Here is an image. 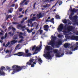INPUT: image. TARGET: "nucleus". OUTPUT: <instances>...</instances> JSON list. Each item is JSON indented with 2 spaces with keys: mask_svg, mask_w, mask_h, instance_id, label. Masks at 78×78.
I'll use <instances>...</instances> for the list:
<instances>
[{
  "mask_svg": "<svg viewBox=\"0 0 78 78\" xmlns=\"http://www.w3.org/2000/svg\"><path fill=\"white\" fill-rule=\"evenodd\" d=\"M12 68L13 69V72L12 73V75L20 71V66L17 65H13L12 66Z\"/></svg>",
  "mask_w": 78,
  "mask_h": 78,
  "instance_id": "nucleus-1",
  "label": "nucleus"
},
{
  "mask_svg": "<svg viewBox=\"0 0 78 78\" xmlns=\"http://www.w3.org/2000/svg\"><path fill=\"white\" fill-rule=\"evenodd\" d=\"M28 49H25V53L26 54L23 53V52H20V56H27L29 57L31 55V54L29 53Z\"/></svg>",
  "mask_w": 78,
  "mask_h": 78,
  "instance_id": "nucleus-2",
  "label": "nucleus"
},
{
  "mask_svg": "<svg viewBox=\"0 0 78 78\" xmlns=\"http://www.w3.org/2000/svg\"><path fill=\"white\" fill-rule=\"evenodd\" d=\"M51 38L52 39L51 40L50 42V44L51 45L52 47H54L55 45V40L56 39V37H54L53 35L51 36Z\"/></svg>",
  "mask_w": 78,
  "mask_h": 78,
  "instance_id": "nucleus-3",
  "label": "nucleus"
},
{
  "mask_svg": "<svg viewBox=\"0 0 78 78\" xmlns=\"http://www.w3.org/2000/svg\"><path fill=\"white\" fill-rule=\"evenodd\" d=\"M35 60V62H36L37 59H33L32 58H30V60L29 62H27V65H28L29 66L31 65V67H34V65L33 64V62Z\"/></svg>",
  "mask_w": 78,
  "mask_h": 78,
  "instance_id": "nucleus-4",
  "label": "nucleus"
},
{
  "mask_svg": "<svg viewBox=\"0 0 78 78\" xmlns=\"http://www.w3.org/2000/svg\"><path fill=\"white\" fill-rule=\"evenodd\" d=\"M66 29L68 30V32L66 31H64L63 33L65 34H66L67 33L70 31H72L73 30V26H69L67 27V28H66Z\"/></svg>",
  "mask_w": 78,
  "mask_h": 78,
  "instance_id": "nucleus-5",
  "label": "nucleus"
},
{
  "mask_svg": "<svg viewBox=\"0 0 78 78\" xmlns=\"http://www.w3.org/2000/svg\"><path fill=\"white\" fill-rule=\"evenodd\" d=\"M5 68L4 66H1L0 68V75L1 76H5V74L4 73L3 70H4Z\"/></svg>",
  "mask_w": 78,
  "mask_h": 78,
  "instance_id": "nucleus-6",
  "label": "nucleus"
},
{
  "mask_svg": "<svg viewBox=\"0 0 78 78\" xmlns=\"http://www.w3.org/2000/svg\"><path fill=\"white\" fill-rule=\"evenodd\" d=\"M37 17H33V19H31L30 20H27V23H28V26L29 27H30V23L31 24L32 23V21H34V20H34L35 19H36Z\"/></svg>",
  "mask_w": 78,
  "mask_h": 78,
  "instance_id": "nucleus-7",
  "label": "nucleus"
},
{
  "mask_svg": "<svg viewBox=\"0 0 78 78\" xmlns=\"http://www.w3.org/2000/svg\"><path fill=\"white\" fill-rule=\"evenodd\" d=\"M26 26L25 25L23 26V24H20V28L21 29V30L23 31H24L25 30Z\"/></svg>",
  "mask_w": 78,
  "mask_h": 78,
  "instance_id": "nucleus-8",
  "label": "nucleus"
},
{
  "mask_svg": "<svg viewBox=\"0 0 78 78\" xmlns=\"http://www.w3.org/2000/svg\"><path fill=\"white\" fill-rule=\"evenodd\" d=\"M70 49H71V51H73L77 50L78 49V46L76 45L75 48H74V47L73 46L70 47Z\"/></svg>",
  "mask_w": 78,
  "mask_h": 78,
  "instance_id": "nucleus-9",
  "label": "nucleus"
},
{
  "mask_svg": "<svg viewBox=\"0 0 78 78\" xmlns=\"http://www.w3.org/2000/svg\"><path fill=\"white\" fill-rule=\"evenodd\" d=\"M44 13H40L39 14L37 15V17L39 19L43 17L44 16Z\"/></svg>",
  "mask_w": 78,
  "mask_h": 78,
  "instance_id": "nucleus-10",
  "label": "nucleus"
},
{
  "mask_svg": "<svg viewBox=\"0 0 78 78\" xmlns=\"http://www.w3.org/2000/svg\"><path fill=\"white\" fill-rule=\"evenodd\" d=\"M44 56L45 57H48V58H50L51 57L49 52H47L46 54H44Z\"/></svg>",
  "mask_w": 78,
  "mask_h": 78,
  "instance_id": "nucleus-11",
  "label": "nucleus"
},
{
  "mask_svg": "<svg viewBox=\"0 0 78 78\" xmlns=\"http://www.w3.org/2000/svg\"><path fill=\"white\" fill-rule=\"evenodd\" d=\"M63 25L62 24L60 25L58 28V30L59 31H62L63 29Z\"/></svg>",
  "mask_w": 78,
  "mask_h": 78,
  "instance_id": "nucleus-12",
  "label": "nucleus"
},
{
  "mask_svg": "<svg viewBox=\"0 0 78 78\" xmlns=\"http://www.w3.org/2000/svg\"><path fill=\"white\" fill-rule=\"evenodd\" d=\"M71 38L72 40H76V41H78V36H72L71 37Z\"/></svg>",
  "mask_w": 78,
  "mask_h": 78,
  "instance_id": "nucleus-13",
  "label": "nucleus"
},
{
  "mask_svg": "<svg viewBox=\"0 0 78 78\" xmlns=\"http://www.w3.org/2000/svg\"><path fill=\"white\" fill-rule=\"evenodd\" d=\"M70 11L72 12H76L78 11L77 9H76L75 8H73L72 9V8L70 6V9H69Z\"/></svg>",
  "mask_w": 78,
  "mask_h": 78,
  "instance_id": "nucleus-14",
  "label": "nucleus"
},
{
  "mask_svg": "<svg viewBox=\"0 0 78 78\" xmlns=\"http://www.w3.org/2000/svg\"><path fill=\"white\" fill-rule=\"evenodd\" d=\"M44 30L46 31L47 32L48 31L49 26L48 25H44Z\"/></svg>",
  "mask_w": 78,
  "mask_h": 78,
  "instance_id": "nucleus-15",
  "label": "nucleus"
},
{
  "mask_svg": "<svg viewBox=\"0 0 78 78\" xmlns=\"http://www.w3.org/2000/svg\"><path fill=\"white\" fill-rule=\"evenodd\" d=\"M62 41L61 40H59V41H58V42L56 43V46L59 47V45H61L62 44Z\"/></svg>",
  "mask_w": 78,
  "mask_h": 78,
  "instance_id": "nucleus-16",
  "label": "nucleus"
},
{
  "mask_svg": "<svg viewBox=\"0 0 78 78\" xmlns=\"http://www.w3.org/2000/svg\"><path fill=\"white\" fill-rule=\"evenodd\" d=\"M27 0H24L23 1V2H22V3H20V5H21V6H23L24 5H27L28 2H25V4H24V3Z\"/></svg>",
  "mask_w": 78,
  "mask_h": 78,
  "instance_id": "nucleus-17",
  "label": "nucleus"
},
{
  "mask_svg": "<svg viewBox=\"0 0 78 78\" xmlns=\"http://www.w3.org/2000/svg\"><path fill=\"white\" fill-rule=\"evenodd\" d=\"M35 58H36V59H35V60L37 59H37H38V62H40V64L42 63L43 62L42 60H41V58H37V56H35Z\"/></svg>",
  "mask_w": 78,
  "mask_h": 78,
  "instance_id": "nucleus-18",
  "label": "nucleus"
},
{
  "mask_svg": "<svg viewBox=\"0 0 78 78\" xmlns=\"http://www.w3.org/2000/svg\"><path fill=\"white\" fill-rule=\"evenodd\" d=\"M46 49L48 51H49L52 50L53 48L50 46H47L46 47Z\"/></svg>",
  "mask_w": 78,
  "mask_h": 78,
  "instance_id": "nucleus-19",
  "label": "nucleus"
},
{
  "mask_svg": "<svg viewBox=\"0 0 78 78\" xmlns=\"http://www.w3.org/2000/svg\"><path fill=\"white\" fill-rule=\"evenodd\" d=\"M27 68V67L26 66H20V71L22 69H25Z\"/></svg>",
  "mask_w": 78,
  "mask_h": 78,
  "instance_id": "nucleus-20",
  "label": "nucleus"
},
{
  "mask_svg": "<svg viewBox=\"0 0 78 78\" xmlns=\"http://www.w3.org/2000/svg\"><path fill=\"white\" fill-rule=\"evenodd\" d=\"M35 49V52H36L35 53H36V54H37L38 53V51H39V50L40 49V48H38V47H36Z\"/></svg>",
  "mask_w": 78,
  "mask_h": 78,
  "instance_id": "nucleus-21",
  "label": "nucleus"
},
{
  "mask_svg": "<svg viewBox=\"0 0 78 78\" xmlns=\"http://www.w3.org/2000/svg\"><path fill=\"white\" fill-rule=\"evenodd\" d=\"M69 45L70 44L67 43L65 44L64 45V47L66 48H67L68 47H69Z\"/></svg>",
  "mask_w": 78,
  "mask_h": 78,
  "instance_id": "nucleus-22",
  "label": "nucleus"
},
{
  "mask_svg": "<svg viewBox=\"0 0 78 78\" xmlns=\"http://www.w3.org/2000/svg\"><path fill=\"white\" fill-rule=\"evenodd\" d=\"M46 5H43V7L44 8H48L50 6V4H46Z\"/></svg>",
  "mask_w": 78,
  "mask_h": 78,
  "instance_id": "nucleus-23",
  "label": "nucleus"
},
{
  "mask_svg": "<svg viewBox=\"0 0 78 78\" xmlns=\"http://www.w3.org/2000/svg\"><path fill=\"white\" fill-rule=\"evenodd\" d=\"M17 42V41L16 40H13L12 41H11V44L13 45Z\"/></svg>",
  "mask_w": 78,
  "mask_h": 78,
  "instance_id": "nucleus-24",
  "label": "nucleus"
},
{
  "mask_svg": "<svg viewBox=\"0 0 78 78\" xmlns=\"http://www.w3.org/2000/svg\"><path fill=\"white\" fill-rule=\"evenodd\" d=\"M27 17H26L25 18H23V20H22V21H21V23L23 24V23L24 22L25 20H27Z\"/></svg>",
  "mask_w": 78,
  "mask_h": 78,
  "instance_id": "nucleus-25",
  "label": "nucleus"
},
{
  "mask_svg": "<svg viewBox=\"0 0 78 78\" xmlns=\"http://www.w3.org/2000/svg\"><path fill=\"white\" fill-rule=\"evenodd\" d=\"M12 17V16L11 15H9V16H6V20H7L9 18H10Z\"/></svg>",
  "mask_w": 78,
  "mask_h": 78,
  "instance_id": "nucleus-26",
  "label": "nucleus"
},
{
  "mask_svg": "<svg viewBox=\"0 0 78 78\" xmlns=\"http://www.w3.org/2000/svg\"><path fill=\"white\" fill-rule=\"evenodd\" d=\"M55 56L57 57H61V56L60 55V53H56Z\"/></svg>",
  "mask_w": 78,
  "mask_h": 78,
  "instance_id": "nucleus-27",
  "label": "nucleus"
},
{
  "mask_svg": "<svg viewBox=\"0 0 78 78\" xmlns=\"http://www.w3.org/2000/svg\"><path fill=\"white\" fill-rule=\"evenodd\" d=\"M54 19L53 18L51 19V20H49V22H51L53 23V24H54Z\"/></svg>",
  "mask_w": 78,
  "mask_h": 78,
  "instance_id": "nucleus-28",
  "label": "nucleus"
},
{
  "mask_svg": "<svg viewBox=\"0 0 78 78\" xmlns=\"http://www.w3.org/2000/svg\"><path fill=\"white\" fill-rule=\"evenodd\" d=\"M33 30V29H31L30 30H29V29H27V31L28 32V33L30 34V33H31L32 32Z\"/></svg>",
  "mask_w": 78,
  "mask_h": 78,
  "instance_id": "nucleus-29",
  "label": "nucleus"
},
{
  "mask_svg": "<svg viewBox=\"0 0 78 78\" xmlns=\"http://www.w3.org/2000/svg\"><path fill=\"white\" fill-rule=\"evenodd\" d=\"M13 11V9L12 8H11L9 9V12H10V13H11L12 12V11Z\"/></svg>",
  "mask_w": 78,
  "mask_h": 78,
  "instance_id": "nucleus-30",
  "label": "nucleus"
},
{
  "mask_svg": "<svg viewBox=\"0 0 78 78\" xmlns=\"http://www.w3.org/2000/svg\"><path fill=\"white\" fill-rule=\"evenodd\" d=\"M74 22L75 23H74L73 24V25H75L76 24L77 25H78V22H77L76 20H75V21H74Z\"/></svg>",
  "mask_w": 78,
  "mask_h": 78,
  "instance_id": "nucleus-31",
  "label": "nucleus"
},
{
  "mask_svg": "<svg viewBox=\"0 0 78 78\" xmlns=\"http://www.w3.org/2000/svg\"><path fill=\"white\" fill-rule=\"evenodd\" d=\"M20 12V8H19L18 9V10H17L16 12V13L17 14V15H20V13H19Z\"/></svg>",
  "mask_w": 78,
  "mask_h": 78,
  "instance_id": "nucleus-32",
  "label": "nucleus"
},
{
  "mask_svg": "<svg viewBox=\"0 0 78 78\" xmlns=\"http://www.w3.org/2000/svg\"><path fill=\"white\" fill-rule=\"evenodd\" d=\"M58 49H54V50H53V52L55 53H58Z\"/></svg>",
  "mask_w": 78,
  "mask_h": 78,
  "instance_id": "nucleus-33",
  "label": "nucleus"
},
{
  "mask_svg": "<svg viewBox=\"0 0 78 78\" xmlns=\"http://www.w3.org/2000/svg\"><path fill=\"white\" fill-rule=\"evenodd\" d=\"M63 22L65 24H66L67 23V21L66 19H65L63 20Z\"/></svg>",
  "mask_w": 78,
  "mask_h": 78,
  "instance_id": "nucleus-34",
  "label": "nucleus"
},
{
  "mask_svg": "<svg viewBox=\"0 0 78 78\" xmlns=\"http://www.w3.org/2000/svg\"><path fill=\"white\" fill-rule=\"evenodd\" d=\"M10 44V42L8 41V43L7 44H6L5 47L7 48L9 46V45Z\"/></svg>",
  "mask_w": 78,
  "mask_h": 78,
  "instance_id": "nucleus-35",
  "label": "nucleus"
},
{
  "mask_svg": "<svg viewBox=\"0 0 78 78\" xmlns=\"http://www.w3.org/2000/svg\"><path fill=\"white\" fill-rule=\"evenodd\" d=\"M56 18L57 19H60V17L58 15H56L55 16Z\"/></svg>",
  "mask_w": 78,
  "mask_h": 78,
  "instance_id": "nucleus-36",
  "label": "nucleus"
},
{
  "mask_svg": "<svg viewBox=\"0 0 78 78\" xmlns=\"http://www.w3.org/2000/svg\"><path fill=\"white\" fill-rule=\"evenodd\" d=\"M20 44H18V45H17V46H16V48H15V49L16 50L20 49V48H19V49L18 48H19V46H20Z\"/></svg>",
  "mask_w": 78,
  "mask_h": 78,
  "instance_id": "nucleus-37",
  "label": "nucleus"
},
{
  "mask_svg": "<svg viewBox=\"0 0 78 78\" xmlns=\"http://www.w3.org/2000/svg\"><path fill=\"white\" fill-rule=\"evenodd\" d=\"M41 30V28L40 27V30H39V31L40 33V34H41L42 33H43V30Z\"/></svg>",
  "mask_w": 78,
  "mask_h": 78,
  "instance_id": "nucleus-38",
  "label": "nucleus"
},
{
  "mask_svg": "<svg viewBox=\"0 0 78 78\" xmlns=\"http://www.w3.org/2000/svg\"><path fill=\"white\" fill-rule=\"evenodd\" d=\"M9 35H10V36L12 37L13 36L14 33L12 34H11V32H9Z\"/></svg>",
  "mask_w": 78,
  "mask_h": 78,
  "instance_id": "nucleus-39",
  "label": "nucleus"
},
{
  "mask_svg": "<svg viewBox=\"0 0 78 78\" xmlns=\"http://www.w3.org/2000/svg\"><path fill=\"white\" fill-rule=\"evenodd\" d=\"M19 23H17L16 22H14L12 23V24H15V25L18 24H19Z\"/></svg>",
  "mask_w": 78,
  "mask_h": 78,
  "instance_id": "nucleus-40",
  "label": "nucleus"
},
{
  "mask_svg": "<svg viewBox=\"0 0 78 78\" xmlns=\"http://www.w3.org/2000/svg\"><path fill=\"white\" fill-rule=\"evenodd\" d=\"M74 12H72V13H71V15H70V16H72L74 14Z\"/></svg>",
  "mask_w": 78,
  "mask_h": 78,
  "instance_id": "nucleus-41",
  "label": "nucleus"
},
{
  "mask_svg": "<svg viewBox=\"0 0 78 78\" xmlns=\"http://www.w3.org/2000/svg\"><path fill=\"white\" fill-rule=\"evenodd\" d=\"M15 55L19 56H20V52L15 54Z\"/></svg>",
  "mask_w": 78,
  "mask_h": 78,
  "instance_id": "nucleus-42",
  "label": "nucleus"
},
{
  "mask_svg": "<svg viewBox=\"0 0 78 78\" xmlns=\"http://www.w3.org/2000/svg\"><path fill=\"white\" fill-rule=\"evenodd\" d=\"M13 39L14 40H16L17 39V37H16L15 35L14 36Z\"/></svg>",
  "mask_w": 78,
  "mask_h": 78,
  "instance_id": "nucleus-43",
  "label": "nucleus"
},
{
  "mask_svg": "<svg viewBox=\"0 0 78 78\" xmlns=\"http://www.w3.org/2000/svg\"><path fill=\"white\" fill-rule=\"evenodd\" d=\"M35 60H34V61H33V64L34 65V64H36V62H35Z\"/></svg>",
  "mask_w": 78,
  "mask_h": 78,
  "instance_id": "nucleus-44",
  "label": "nucleus"
},
{
  "mask_svg": "<svg viewBox=\"0 0 78 78\" xmlns=\"http://www.w3.org/2000/svg\"><path fill=\"white\" fill-rule=\"evenodd\" d=\"M36 48V47L35 46H34L33 47L32 50H34Z\"/></svg>",
  "mask_w": 78,
  "mask_h": 78,
  "instance_id": "nucleus-45",
  "label": "nucleus"
},
{
  "mask_svg": "<svg viewBox=\"0 0 78 78\" xmlns=\"http://www.w3.org/2000/svg\"><path fill=\"white\" fill-rule=\"evenodd\" d=\"M7 33H5V39L6 37H7Z\"/></svg>",
  "mask_w": 78,
  "mask_h": 78,
  "instance_id": "nucleus-46",
  "label": "nucleus"
},
{
  "mask_svg": "<svg viewBox=\"0 0 78 78\" xmlns=\"http://www.w3.org/2000/svg\"><path fill=\"white\" fill-rule=\"evenodd\" d=\"M69 19H70V20H72L73 19V17H72V16H69Z\"/></svg>",
  "mask_w": 78,
  "mask_h": 78,
  "instance_id": "nucleus-47",
  "label": "nucleus"
},
{
  "mask_svg": "<svg viewBox=\"0 0 78 78\" xmlns=\"http://www.w3.org/2000/svg\"><path fill=\"white\" fill-rule=\"evenodd\" d=\"M62 37V36L61 35H60V34L58 35V37L59 38H61V37Z\"/></svg>",
  "mask_w": 78,
  "mask_h": 78,
  "instance_id": "nucleus-48",
  "label": "nucleus"
},
{
  "mask_svg": "<svg viewBox=\"0 0 78 78\" xmlns=\"http://www.w3.org/2000/svg\"><path fill=\"white\" fill-rule=\"evenodd\" d=\"M36 4V3H35L34 4V9H35V5Z\"/></svg>",
  "mask_w": 78,
  "mask_h": 78,
  "instance_id": "nucleus-49",
  "label": "nucleus"
},
{
  "mask_svg": "<svg viewBox=\"0 0 78 78\" xmlns=\"http://www.w3.org/2000/svg\"><path fill=\"white\" fill-rule=\"evenodd\" d=\"M30 23H31L30 22ZM31 23V24L30 23V24H31V27H33L34 26V23Z\"/></svg>",
  "mask_w": 78,
  "mask_h": 78,
  "instance_id": "nucleus-50",
  "label": "nucleus"
},
{
  "mask_svg": "<svg viewBox=\"0 0 78 78\" xmlns=\"http://www.w3.org/2000/svg\"><path fill=\"white\" fill-rule=\"evenodd\" d=\"M20 38H22V39H23L24 38V37L21 35H20Z\"/></svg>",
  "mask_w": 78,
  "mask_h": 78,
  "instance_id": "nucleus-51",
  "label": "nucleus"
},
{
  "mask_svg": "<svg viewBox=\"0 0 78 78\" xmlns=\"http://www.w3.org/2000/svg\"><path fill=\"white\" fill-rule=\"evenodd\" d=\"M17 28L18 29H19L20 28V24H19L18 25H17Z\"/></svg>",
  "mask_w": 78,
  "mask_h": 78,
  "instance_id": "nucleus-52",
  "label": "nucleus"
},
{
  "mask_svg": "<svg viewBox=\"0 0 78 78\" xmlns=\"http://www.w3.org/2000/svg\"><path fill=\"white\" fill-rule=\"evenodd\" d=\"M12 28V26H10L9 27V29H11Z\"/></svg>",
  "mask_w": 78,
  "mask_h": 78,
  "instance_id": "nucleus-53",
  "label": "nucleus"
},
{
  "mask_svg": "<svg viewBox=\"0 0 78 78\" xmlns=\"http://www.w3.org/2000/svg\"><path fill=\"white\" fill-rule=\"evenodd\" d=\"M15 6V4H13L11 6V7H14Z\"/></svg>",
  "mask_w": 78,
  "mask_h": 78,
  "instance_id": "nucleus-54",
  "label": "nucleus"
},
{
  "mask_svg": "<svg viewBox=\"0 0 78 78\" xmlns=\"http://www.w3.org/2000/svg\"><path fill=\"white\" fill-rule=\"evenodd\" d=\"M7 69H8L9 70H10V68L9 67H7Z\"/></svg>",
  "mask_w": 78,
  "mask_h": 78,
  "instance_id": "nucleus-55",
  "label": "nucleus"
},
{
  "mask_svg": "<svg viewBox=\"0 0 78 78\" xmlns=\"http://www.w3.org/2000/svg\"><path fill=\"white\" fill-rule=\"evenodd\" d=\"M12 30H13V31H16V29H15L14 27H12Z\"/></svg>",
  "mask_w": 78,
  "mask_h": 78,
  "instance_id": "nucleus-56",
  "label": "nucleus"
},
{
  "mask_svg": "<svg viewBox=\"0 0 78 78\" xmlns=\"http://www.w3.org/2000/svg\"><path fill=\"white\" fill-rule=\"evenodd\" d=\"M38 24H37V26H36V29H38Z\"/></svg>",
  "mask_w": 78,
  "mask_h": 78,
  "instance_id": "nucleus-57",
  "label": "nucleus"
},
{
  "mask_svg": "<svg viewBox=\"0 0 78 78\" xmlns=\"http://www.w3.org/2000/svg\"><path fill=\"white\" fill-rule=\"evenodd\" d=\"M17 0H15V1L13 2V3L14 4L15 3H16V2H17Z\"/></svg>",
  "mask_w": 78,
  "mask_h": 78,
  "instance_id": "nucleus-58",
  "label": "nucleus"
},
{
  "mask_svg": "<svg viewBox=\"0 0 78 78\" xmlns=\"http://www.w3.org/2000/svg\"><path fill=\"white\" fill-rule=\"evenodd\" d=\"M15 7H16L15 8V9H17L18 7V5H16Z\"/></svg>",
  "mask_w": 78,
  "mask_h": 78,
  "instance_id": "nucleus-59",
  "label": "nucleus"
},
{
  "mask_svg": "<svg viewBox=\"0 0 78 78\" xmlns=\"http://www.w3.org/2000/svg\"><path fill=\"white\" fill-rule=\"evenodd\" d=\"M23 41H24V40L23 39L20 40V43H21Z\"/></svg>",
  "mask_w": 78,
  "mask_h": 78,
  "instance_id": "nucleus-60",
  "label": "nucleus"
},
{
  "mask_svg": "<svg viewBox=\"0 0 78 78\" xmlns=\"http://www.w3.org/2000/svg\"><path fill=\"white\" fill-rule=\"evenodd\" d=\"M27 10H28V9H27V10H26V11H25V14H27Z\"/></svg>",
  "mask_w": 78,
  "mask_h": 78,
  "instance_id": "nucleus-61",
  "label": "nucleus"
},
{
  "mask_svg": "<svg viewBox=\"0 0 78 78\" xmlns=\"http://www.w3.org/2000/svg\"><path fill=\"white\" fill-rule=\"evenodd\" d=\"M23 9L22 8H20V12H22L23 11Z\"/></svg>",
  "mask_w": 78,
  "mask_h": 78,
  "instance_id": "nucleus-62",
  "label": "nucleus"
},
{
  "mask_svg": "<svg viewBox=\"0 0 78 78\" xmlns=\"http://www.w3.org/2000/svg\"><path fill=\"white\" fill-rule=\"evenodd\" d=\"M45 2H49V0H45Z\"/></svg>",
  "mask_w": 78,
  "mask_h": 78,
  "instance_id": "nucleus-63",
  "label": "nucleus"
},
{
  "mask_svg": "<svg viewBox=\"0 0 78 78\" xmlns=\"http://www.w3.org/2000/svg\"><path fill=\"white\" fill-rule=\"evenodd\" d=\"M4 38H5V37H4L3 36L2 37H1V40H3Z\"/></svg>",
  "mask_w": 78,
  "mask_h": 78,
  "instance_id": "nucleus-64",
  "label": "nucleus"
}]
</instances>
